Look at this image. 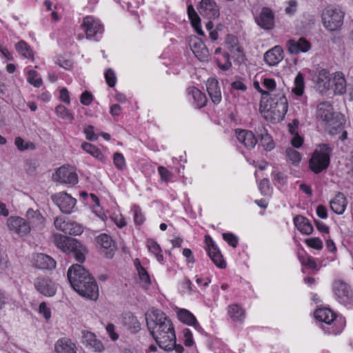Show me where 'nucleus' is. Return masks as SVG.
<instances>
[{
  "mask_svg": "<svg viewBox=\"0 0 353 353\" xmlns=\"http://www.w3.org/2000/svg\"><path fill=\"white\" fill-rule=\"evenodd\" d=\"M148 329L159 345L166 350H175L177 353L183 352V347L176 343V336L171 321L159 310L152 308L145 313Z\"/></svg>",
  "mask_w": 353,
  "mask_h": 353,
  "instance_id": "f257e3e1",
  "label": "nucleus"
},
{
  "mask_svg": "<svg viewBox=\"0 0 353 353\" xmlns=\"http://www.w3.org/2000/svg\"><path fill=\"white\" fill-rule=\"evenodd\" d=\"M72 288L81 296L97 300L99 296L98 285L93 276L82 265H72L67 273Z\"/></svg>",
  "mask_w": 353,
  "mask_h": 353,
  "instance_id": "f03ea898",
  "label": "nucleus"
},
{
  "mask_svg": "<svg viewBox=\"0 0 353 353\" xmlns=\"http://www.w3.org/2000/svg\"><path fill=\"white\" fill-rule=\"evenodd\" d=\"M316 114L327 124V128L331 134H336L342 128V117L334 111L329 101H323L317 105Z\"/></svg>",
  "mask_w": 353,
  "mask_h": 353,
  "instance_id": "7ed1b4c3",
  "label": "nucleus"
},
{
  "mask_svg": "<svg viewBox=\"0 0 353 353\" xmlns=\"http://www.w3.org/2000/svg\"><path fill=\"white\" fill-rule=\"evenodd\" d=\"M316 320L324 323L323 329L328 334H339L345 326V321L338 318L335 314L328 308H319L314 312Z\"/></svg>",
  "mask_w": 353,
  "mask_h": 353,
  "instance_id": "20e7f679",
  "label": "nucleus"
},
{
  "mask_svg": "<svg viewBox=\"0 0 353 353\" xmlns=\"http://www.w3.org/2000/svg\"><path fill=\"white\" fill-rule=\"evenodd\" d=\"M274 91L269 98L270 108L266 112L274 122L283 120L288 110V103L285 95V90Z\"/></svg>",
  "mask_w": 353,
  "mask_h": 353,
  "instance_id": "39448f33",
  "label": "nucleus"
},
{
  "mask_svg": "<svg viewBox=\"0 0 353 353\" xmlns=\"http://www.w3.org/2000/svg\"><path fill=\"white\" fill-rule=\"evenodd\" d=\"M54 242L58 248L74 256L77 261L83 262L85 260V248L77 239L61 234H55Z\"/></svg>",
  "mask_w": 353,
  "mask_h": 353,
  "instance_id": "423d86ee",
  "label": "nucleus"
},
{
  "mask_svg": "<svg viewBox=\"0 0 353 353\" xmlns=\"http://www.w3.org/2000/svg\"><path fill=\"white\" fill-rule=\"evenodd\" d=\"M344 17L345 12L341 9L332 6L325 8L321 15L323 26L330 32L341 30Z\"/></svg>",
  "mask_w": 353,
  "mask_h": 353,
  "instance_id": "0eeeda50",
  "label": "nucleus"
},
{
  "mask_svg": "<svg viewBox=\"0 0 353 353\" xmlns=\"http://www.w3.org/2000/svg\"><path fill=\"white\" fill-rule=\"evenodd\" d=\"M332 148L325 143L319 145L309 161L311 170L319 174L325 170L330 164Z\"/></svg>",
  "mask_w": 353,
  "mask_h": 353,
  "instance_id": "6e6552de",
  "label": "nucleus"
},
{
  "mask_svg": "<svg viewBox=\"0 0 353 353\" xmlns=\"http://www.w3.org/2000/svg\"><path fill=\"white\" fill-rule=\"evenodd\" d=\"M56 229L70 235H80L83 232V227L71 220H66L63 216H57L54 221Z\"/></svg>",
  "mask_w": 353,
  "mask_h": 353,
  "instance_id": "1a4fd4ad",
  "label": "nucleus"
},
{
  "mask_svg": "<svg viewBox=\"0 0 353 353\" xmlns=\"http://www.w3.org/2000/svg\"><path fill=\"white\" fill-rule=\"evenodd\" d=\"M333 292L337 301L343 305L350 304L353 301V292L350 286L341 281H336L333 284Z\"/></svg>",
  "mask_w": 353,
  "mask_h": 353,
  "instance_id": "9d476101",
  "label": "nucleus"
},
{
  "mask_svg": "<svg viewBox=\"0 0 353 353\" xmlns=\"http://www.w3.org/2000/svg\"><path fill=\"white\" fill-rule=\"evenodd\" d=\"M54 181L68 185H76L78 181V176L74 169L68 166H61L58 168L52 175Z\"/></svg>",
  "mask_w": 353,
  "mask_h": 353,
  "instance_id": "9b49d317",
  "label": "nucleus"
},
{
  "mask_svg": "<svg viewBox=\"0 0 353 353\" xmlns=\"http://www.w3.org/2000/svg\"><path fill=\"white\" fill-rule=\"evenodd\" d=\"M52 201L65 214H70L76 205V199L65 192H59L52 195Z\"/></svg>",
  "mask_w": 353,
  "mask_h": 353,
  "instance_id": "f8f14e48",
  "label": "nucleus"
},
{
  "mask_svg": "<svg viewBox=\"0 0 353 353\" xmlns=\"http://www.w3.org/2000/svg\"><path fill=\"white\" fill-rule=\"evenodd\" d=\"M81 26L84 28L88 39H92L95 37L101 35L103 31V26L100 21L92 16L85 17Z\"/></svg>",
  "mask_w": 353,
  "mask_h": 353,
  "instance_id": "ddd939ff",
  "label": "nucleus"
},
{
  "mask_svg": "<svg viewBox=\"0 0 353 353\" xmlns=\"http://www.w3.org/2000/svg\"><path fill=\"white\" fill-rule=\"evenodd\" d=\"M7 225L11 232L21 237L28 234L31 230V227L28 222L24 219L19 216H10L8 218Z\"/></svg>",
  "mask_w": 353,
  "mask_h": 353,
  "instance_id": "4468645a",
  "label": "nucleus"
},
{
  "mask_svg": "<svg viewBox=\"0 0 353 353\" xmlns=\"http://www.w3.org/2000/svg\"><path fill=\"white\" fill-rule=\"evenodd\" d=\"M197 9L200 14L207 19L219 17V8L214 0H201Z\"/></svg>",
  "mask_w": 353,
  "mask_h": 353,
  "instance_id": "2eb2a0df",
  "label": "nucleus"
},
{
  "mask_svg": "<svg viewBox=\"0 0 353 353\" xmlns=\"http://www.w3.org/2000/svg\"><path fill=\"white\" fill-rule=\"evenodd\" d=\"M37 290L46 296H53L57 292V286L49 278L37 277L34 282Z\"/></svg>",
  "mask_w": 353,
  "mask_h": 353,
  "instance_id": "dca6fc26",
  "label": "nucleus"
},
{
  "mask_svg": "<svg viewBox=\"0 0 353 353\" xmlns=\"http://www.w3.org/2000/svg\"><path fill=\"white\" fill-rule=\"evenodd\" d=\"M255 21L261 28L272 30L274 26V14L270 8L263 7L259 16L256 17Z\"/></svg>",
  "mask_w": 353,
  "mask_h": 353,
  "instance_id": "f3484780",
  "label": "nucleus"
},
{
  "mask_svg": "<svg viewBox=\"0 0 353 353\" xmlns=\"http://www.w3.org/2000/svg\"><path fill=\"white\" fill-rule=\"evenodd\" d=\"M205 242L207 245L206 250L210 258L217 267L225 268L226 266L225 262L213 240L210 236H205Z\"/></svg>",
  "mask_w": 353,
  "mask_h": 353,
  "instance_id": "a211bd4d",
  "label": "nucleus"
},
{
  "mask_svg": "<svg viewBox=\"0 0 353 353\" xmlns=\"http://www.w3.org/2000/svg\"><path fill=\"white\" fill-rule=\"evenodd\" d=\"M331 79L332 74L327 70H320L314 79L316 90L321 94L327 92L331 88Z\"/></svg>",
  "mask_w": 353,
  "mask_h": 353,
  "instance_id": "6ab92c4d",
  "label": "nucleus"
},
{
  "mask_svg": "<svg viewBox=\"0 0 353 353\" xmlns=\"http://www.w3.org/2000/svg\"><path fill=\"white\" fill-rule=\"evenodd\" d=\"M190 46L195 57L200 61H205L209 56V52L203 42L196 37L190 38Z\"/></svg>",
  "mask_w": 353,
  "mask_h": 353,
  "instance_id": "aec40b11",
  "label": "nucleus"
},
{
  "mask_svg": "<svg viewBox=\"0 0 353 353\" xmlns=\"http://www.w3.org/2000/svg\"><path fill=\"white\" fill-rule=\"evenodd\" d=\"M177 317L182 323L194 327V328L198 332L202 333L203 328L197 321L196 317L189 310L186 309H176Z\"/></svg>",
  "mask_w": 353,
  "mask_h": 353,
  "instance_id": "412c9836",
  "label": "nucleus"
},
{
  "mask_svg": "<svg viewBox=\"0 0 353 353\" xmlns=\"http://www.w3.org/2000/svg\"><path fill=\"white\" fill-rule=\"evenodd\" d=\"M97 241L100 245L101 252L107 258H112L115 250V245L112 238L106 234H101L97 236Z\"/></svg>",
  "mask_w": 353,
  "mask_h": 353,
  "instance_id": "4be33fe9",
  "label": "nucleus"
},
{
  "mask_svg": "<svg viewBox=\"0 0 353 353\" xmlns=\"http://www.w3.org/2000/svg\"><path fill=\"white\" fill-rule=\"evenodd\" d=\"M239 142L246 148L252 149L255 147L257 140L254 133L250 130L237 129L235 130Z\"/></svg>",
  "mask_w": 353,
  "mask_h": 353,
  "instance_id": "5701e85b",
  "label": "nucleus"
},
{
  "mask_svg": "<svg viewBox=\"0 0 353 353\" xmlns=\"http://www.w3.org/2000/svg\"><path fill=\"white\" fill-rule=\"evenodd\" d=\"M33 265L39 269H52L56 266L55 261L50 256L43 253H38L32 258Z\"/></svg>",
  "mask_w": 353,
  "mask_h": 353,
  "instance_id": "b1692460",
  "label": "nucleus"
},
{
  "mask_svg": "<svg viewBox=\"0 0 353 353\" xmlns=\"http://www.w3.org/2000/svg\"><path fill=\"white\" fill-rule=\"evenodd\" d=\"M288 50L290 54L306 52L310 49V43L304 38L298 40L290 39L287 42Z\"/></svg>",
  "mask_w": 353,
  "mask_h": 353,
  "instance_id": "393cba45",
  "label": "nucleus"
},
{
  "mask_svg": "<svg viewBox=\"0 0 353 353\" xmlns=\"http://www.w3.org/2000/svg\"><path fill=\"white\" fill-rule=\"evenodd\" d=\"M283 51L281 46H276L264 54V61L269 65H276L283 59Z\"/></svg>",
  "mask_w": 353,
  "mask_h": 353,
  "instance_id": "a878e982",
  "label": "nucleus"
},
{
  "mask_svg": "<svg viewBox=\"0 0 353 353\" xmlns=\"http://www.w3.org/2000/svg\"><path fill=\"white\" fill-rule=\"evenodd\" d=\"M28 223L32 225V228L41 229L43 228L45 218L42 216L40 211L38 210H33L30 208L26 212V214Z\"/></svg>",
  "mask_w": 353,
  "mask_h": 353,
  "instance_id": "bb28decb",
  "label": "nucleus"
},
{
  "mask_svg": "<svg viewBox=\"0 0 353 353\" xmlns=\"http://www.w3.org/2000/svg\"><path fill=\"white\" fill-rule=\"evenodd\" d=\"M331 88L336 94H342L346 91V81L341 72L332 74Z\"/></svg>",
  "mask_w": 353,
  "mask_h": 353,
  "instance_id": "cd10ccee",
  "label": "nucleus"
},
{
  "mask_svg": "<svg viewBox=\"0 0 353 353\" xmlns=\"http://www.w3.org/2000/svg\"><path fill=\"white\" fill-rule=\"evenodd\" d=\"M207 91L214 104H219L222 99L221 89L218 81L214 78H210L206 83Z\"/></svg>",
  "mask_w": 353,
  "mask_h": 353,
  "instance_id": "c85d7f7f",
  "label": "nucleus"
},
{
  "mask_svg": "<svg viewBox=\"0 0 353 353\" xmlns=\"http://www.w3.org/2000/svg\"><path fill=\"white\" fill-rule=\"evenodd\" d=\"M188 97L196 108H201L205 105L207 99L205 95L199 89L191 87L188 89Z\"/></svg>",
  "mask_w": 353,
  "mask_h": 353,
  "instance_id": "c756f323",
  "label": "nucleus"
},
{
  "mask_svg": "<svg viewBox=\"0 0 353 353\" xmlns=\"http://www.w3.org/2000/svg\"><path fill=\"white\" fill-rule=\"evenodd\" d=\"M83 342L86 345L91 347L94 351L102 352L104 350V346L101 341L97 339L94 334L90 332L83 333Z\"/></svg>",
  "mask_w": 353,
  "mask_h": 353,
  "instance_id": "7c9ffc66",
  "label": "nucleus"
},
{
  "mask_svg": "<svg viewBox=\"0 0 353 353\" xmlns=\"http://www.w3.org/2000/svg\"><path fill=\"white\" fill-rule=\"evenodd\" d=\"M57 353H76V346L67 338L59 339L54 346Z\"/></svg>",
  "mask_w": 353,
  "mask_h": 353,
  "instance_id": "2f4dec72",
  "label": "nucleus"
},
{
  "mask_svg": "<svg viewBox=\"0 0 353 353\" xmlns=\"http://www.w3.org/2000/svg\"><path fill=\"white\" fill-rule=\"evenodd\" d=\"M331 210L338 214H341L345 210L346 199L343 194L339 193L330 201Z\"/></svg>",
  "mask_w": 353,
  "mask_h": 353,
  "instance_id": "473e14b6",
  "label": "nucleus"
},
{
  "mask_svg": "<svg viewBox=\"0 0 353 353\" xmlns=\"http://www.w3.org/2000/svg\"><path fill=\"white\" fill-rule=\"evenodd\" d=\"M294 223L297 230L304 234H310L313 231V227L308 219L303 216L294 217Z\"/></svg>",
  "mask_w": 353,
  "mask_h": 353,
  "instance_id": "72a5a7b5",
  "label": "nucleus"
},
{
  "mask_svg": "<svg viewBox=\"0 0 353 353\" xmlns=\"http://www.w3.org/2000/svg\"><path fill=\"white\" fill-rule=\"evenodd\" d=\"M188 14L195 31L198 34L203 36L204 32L201 29V19L192 5L188 7Z\"/></svg>",
  "mask_w": 353,
  "mask_h": 353,
  "instance_id": "f704fd0d",
  "label": "nucleus"
},
{
  "mask_svg": "<svg viewBox=\"0 0 353 353\" xmlns=\"http://www.w3.org/2000/svg\"><path fill=\"white\" fill-rule=\"evenodd\" d=\"M228 314L234 321L242 322L245 317V310L238 305H232L228 307Z\"/></svg>",
  "mask_w": 353,
  "mask_h": 353,
  "instance_id": "c9c22d12",
  "label": "nucleus"
},
{
  "mask_svg": "<svg viewBox=\"0 0 353 353\" xmlns=\"http://www.w3.org/2000/svg\"><path fill=\"white\" fill-rule=\"evenodd\" d=\"M148 250L150 252L153 254L159 262H161L163 260V256L162 254V250L160 245L154 240L149 239L146 242Z\"/></svg>",
  "mask_w": 353,
  "mask_h": 353,
  "instance_id": "e433bc0d",
  "label": "nucleus"
},
{
  "mask_svg": "<svg viewBox=\"0 0 353 353\" xmlns=\"http://www.w3.org/2000/svg\"><path fill=\"white\" fill-rule=\"evenodd\" d=\"M261 144L265 150L270 151L274 148V143L266 130L262 128L259 134Z\"/></svg>",
  "mask_w": 353,
  "mask_h": 353,
  "instance_id": "4c0bfd02",
  "label": "nucleus"
},
{
  "mask_svg": "<svg viewBox=\"0 0 353 353\" xmlns=\"http://www.w3.org/2000/svg\"><path fill=\"white\" fill-rule=\"evenodd\" d=\"M81 148H83V150H85L86 152L91 154L92 157H94L97 159H98L101 161H105V157H104L103 154H102V152H101V150L99 148H97L96 146H94V145L89 143H83L81 145Z\"/></svg>",
  "mask_w": 353,
  "mask_h": 353,
  "instance_id": "58836bf2",
  "label": "nucleus"
},
{
  "mask_svg": "<svg viewBox=\"0 0 353 353\" xmlns=\"http://www.w3.org/2000/svg\"><path fill=\"white\" fill-rule=\"evenodd\" d=\"M16 50L23 57L33 59V53L26 42L23 41L18 42L16 44Z\"/></svg>",
  "mask_w": 353,
  "mask_h": 353,
  "instance_id": "ea45409f",
  "label": "nucleus"
},
{
  "mask_svg": "<svg viewBox=\"0 0 353 353\" xmlns=\"http://www.w3.org/2000/svg\"><path fill=\"white\" fill-rule=\"evenodd\" d=\"M263 83V85L268 90V91H261V93L263 95L268 94L269 97H270L274 91L277 93L276 90H284L283 88H276V82L273 79L265 78L264 79Z\"/></svg>",
  "mask_w": 353,
  "mask_h": 353,
  "instance_id": "a19ab883",
  "label": "nucleus"
},
{
  "mask_svg": "<svg viewBox=\"0 0 353 353\" xmlns=\"http://www.w3.org/2000/svg\"><path fill=\"white\" fill-rule=\"evenodd\" d=\"M304 78L301 72H299L294 79V87L292 92L297 96H301L304 92Z\"/></svg>",
  "mask_w": 353,
  "mask_h": 353,
  "instance_id": "79ce46f5",
  "label": "nucleus"
},
{
  "mask_svg": "<svg viewBox=\"0 0 353 353\" xmlns=\"http://www.w3.org/2000/svg\"><path fill=\"white\" fill-rule=\"evenodd\" d=\"M55 112L57 115L66 121L72 122L74 119L73 114L70 112V110L65 108L64 105H59L57 106L55 109Z\"/></svg>",
  "mask_w": 353,
  "mask_h": 353,
  "instance_id": "37998d69",
  "label": "nucleus"
},
{
  "mask_svg": "<svg viewBox=\"0 0 353 353\" xmlns=\"http://www.w3.org/2000/svg\"><path fill=\"white\" fill-rule=\"evenodd\" d=\"M14 144L17 146V149L19 150L20 151L35 149V145L33 143L30 141L26 142L22 138L19 137L15 138Z\"/></svg>",
  "mask_w": 353,
  "mask_h": 353,
  "instance_id": "c03bdc74",
  "label": "nucleus"
},
{
  "mask_svg": "<svg viewBox=\"0 0 353 353\" xmlns=\"http://www.w3.org/2000/svg\"><path fill=\"white\" fill-rule=\"evenodd\" d=\"M37 73L35 70H30L28 72V82L34 87L39 88L42 84V80L40 77H37Z\"/></svg>",
  "mask_w": 353,
  "mask_h": 353,
  "instance_id": "a18cd8bd",
  "label": "nucleus"
},
{
  "mask_svg": "<svg viewBox=\"0 0 353 353\" xmlns=\"http://www.w3.org/2000/svg\"><path fill=\"white\" fill-rule=\"evenodd\" d=\"M227 46L231 53L239 56L241 53L240 48L237 46V40L234 37H228L227 39Z\"/></svg>",
  "mask_w": 353,
  "mask_h": 353,
  "instance_id": "49530a36",
  "label": "nucleus"
},
{
  "mask_svg": "<svg viewBox=\"0 0 353 353\" xmlns=\"http://www.w3.org/2000/svg\"><path fill=\"white\" fill-rule=\"evenodd\" d=\"M222 57L223 59L221 58H217V64L221 70H227L232 65L231 62L229 60V54L228 53H223Z\"/></svg>",
  "mask_w": 353,
  "mask_h": 353,
  "instance_id": "de8ad7c7",
  "label": "nucleus"
},
{
  "mask_svg": "<svg viewBox=\"0 0 353 353\" xmlns=\"http://www.w3.org/2000/svg\"><path fill=\"white\" fill-rule=\"evenodd\" d=\"M286 155L294 164L299 163L301 159L299 152L291 148L286 150Z\"/></svg>",
  "mask_w": 353,
  "mask_h": 353,
  "instance_id": "09e8293b",
  "label": "nucleus"
},
{
  "mask_svg": "<svg viewBox=\"0 0 353 353\" xmlns=\"http://www.w3.org/2000/svg\"><path fill=\"white\" fill-rule=\"evenodd\" d=\"M137 274H138L140 282L141 283V285L145 288H148L151 283L150 277L148 272L144 268V269L137 272Z\"/></svg>",
  "mask_w": 353,
  "mask_h": 353,
  "instance_id": "8fccbe9b",
  "label": "nucleus"
},
{
  "mask_svg": "<svg viewBox=\"0 0 353 353\" xmlns=\"http://www.w3.org/2000/svg\"><path fill=\"white\" fill-rule=\"evenodd\" d=\"M158 172L161 179L164 182H170L173 177L172 173L163 166H159L158 168Z\"/></svg>",
  "mask_w": 353,
  "mask_h": 353,
  "instance_id": "3c124183",
  "label": "nucleus"
},
{
  "mask_svg": "<svg viewBox=\"0 0 353 353\" xmlns=\"http://www.w3.org/2000/svg\"><path fill=\"white\" fill-rule=\"evenodd\" d=\"M134 220L136 224L141 225L145 221V216L141 210L138 206H134L132 209Z\"/></svg>",
  "mask_w": 353,
  "mask_h": 353,
  "instance_id": "603ef678",
  "label": "nucleus"
},
{
  "mask_svg": "<svg viewBox=\"0 0 353 353\" xmlns=\"http://www.w3.org/2000/svg\"><path fill=\"white\" fill-rule=\"evenodd\" d=\"M106 83L110 87H114L117 83L115 73L112 69H108L105 73Z\"/></svg>",
  "mask_w": 353,
  "mask_h": 353,
  "instance_id": "864d4df0",
  "label": "nucleus"
},
{
  "mask_svg": "<svg viewBox=\"0 0 353 353\" xmlns=\"http://www.w3.org/2000/svg\"><path fill=\"white\" fill-rule=\"evenodd\" d=\"M183 343L185 346L190 347L194 344V339L192 332L185 328L183 330Z\"/></svg>",
  "mask_w": 353,
  "mask_h": 353,
  "instance_id": "5fc2aeb1",
  "label": "nucleus"
},
{
  "mask_svg": "<svg viewBox=\"0 0 353 353\" xmlns=\"http://www.w3.org/2000/svg\"><path fill=\"white\" fill-rule=\"evenodd\" d=\"M305 243L309 246L316 250H321L323 248V243L319 238H310L305 240Z\"/></svg>",
  "mask_w": 353,
  "mask_h": 353,
  "instance_id": "6e6d98bb",
  "label": "nucleus"
},
{
  "mask_svg": "<svg viewBox=\"0 0 353 353\" xmlns=\"http://www.w3.org/2000/svg\"><path fill=\"white\" fill-rule=\"evenodd\" d=\"M114 164L118 169H123L125 165V159L122 154L116 152L113 157Z\"/></svg>",
  "mask_w": 353,
  "mask_h": 353,
  "instance_id": "4d7b16f0",
  "label": "nucleus"
},
{
  "mask_svg": "<svg viewBox=\"0 0 353 353\" xmlns=\"http://www.w3.org/2000/svg\"><path fill=\"white\" fill-rule=\"evenodd\" d=\"M223 239L232 247L236 248L238 244V238L232 233H223Z\"/></svg>",
  "mask_w": 353,
  "mask_h": 353,
  "instance_id": "13d9d810",
  "label": "nucleus"
},
{
  "mask_svg": "<svg viewBox=\"0 0 353 353\" xmlns=\"http://www.w3.org/2000/svg\"><path fill=\"white\" fill-rule=\"evenodd\" d=\"M83 132L85 134L86 139L89 141H96L98 138L97 135L94 132V127L92 125L85 126Z\"/></svg>",
  "mask_w": 353,
  "mask_h": 353,
  "instance_id": "bf43d9fd",
  "label": "nucleus"
},
{
  "mask_svg": "<svg viewBox=\"0 0 353 353\" xmlns=\"http://www.w3.org/2000/svg\"><path fill=\"white\" fill-rule=\"evenodd\" d=\"M129 321L128 323L129 328L134 332H138L141 328V324L137 319L134 316H129Z\"/></svg>",
  "mask_w": 353,
  "mask_h": 353,
  "instance_id": "052dcab7",
  "label": "nucleus"
},
{
  "mask_svg": "<svg viewBox=\"0 0 353 353\" xmlns=\"http://www.w3.org/2000/svg\"><path fill=\"white\" fill-rule=\"evenodd\" d=\"M92 100V94L88 91L83 92L80 98L81 103L84 105H89Z\"/></svg>",
  "mask_w": 353,
  "mask_h": 353,
  "instance_id": "680f3d73",
  "label": "nucleus"
},
{
  "mask_svg": "<svg viewBox=\"0 0 353 353\" xmlns=\"http://www.w3.org/2000/svg\"><path fill=\"white\" fill-rule=\"evenodd\" d=\"M259 190L263 194H269L270 193V188L269 184V180L263 179L261 181L259 184Z\"/></svg>",
  "mask_w": 353,
  "mask_h": 353,
  "instance_id": "e2e57ef3",
  "label": "nucleus"
},
{
  "mask_svg": "<svg viewBox=\"0 0 353 353\" xmlns=\"http://www.w3.org/2000/svg\"><path fill=\"white\" fill-rule=\"evenodd\" d=\"M272 176L274 181H276L280 185L285 184L287 181L286 176L281 172L273 171Z\"/></svg>",
  "mask_w": 353,
  "mask_h": 353,
  "instance_id": "0e129e2a",
  "label": "nucleus"
},
{
  "mask_svg": "<svg viewBox=\"0 0 353 353\" xmlns=\"http://www.w3.org/2000/svg\"><path fill=\"white\" fill-rule=\"evenodd\" d=\"M39 312L40 314H43L46 319L48 320L51 317L50 310L47 307L45 302H42L39 305Z\"/></svg>",
  "mask_w": 353,
  "mask_h": 353,
  "instance_id": "69168bd1",
  "label": "nucleus"
},
{
  "mask_svg": "<svg viewBox=\"0 0 353 353\" xmlns=\"http://www.w3.org/2000/svg\"><path fill=\"white\" fill-rule=\"evenodd\" d=\"M297 2L296 0H290L288 2V6L285 12L288 14H294L296 11Z\"/></svg>",
  "mask_w": 353,
  "mask_h": 353,
  "instance_id": "338daca9",
  "label": "nucleus"
},
{
  "mask_svg": "<svg viewBox=\"0 0 353 353\" xmlns=\"http://www.w3.org/2000/svg\"><path fill=\"white\" fill-rule=\"evenodd\" d=\"M115 326L112 323H108L106 326V331L112 341H116L119 339V335L115 332Z\"/></svg>",
  "mask_w": 353,
  "mask_h": 353,
  "instance_id": "774afa93",
  "label": "nucleus"
}]
</instances>
